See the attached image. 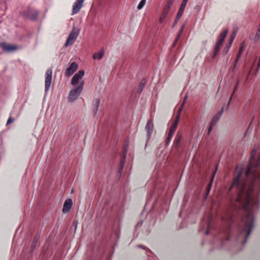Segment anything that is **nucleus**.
I'll use <instances>...</instances> for the list:
<instances>
[{
	"instance_id": "1",
	"label": "nucleus",
	"mask_w": 260,
	"mask_h": 260,
	"mask_svg": "<svg viewBox=\"0 0 260 260\" xmlns=\"http://www.w3.org/2000/svg\"><path fill=\"white\" fill-rule=\"evenodd\" d=\"M256 152L255 149L251 152L244 177L242 167L236 168L233 182L228 193L234 210L237 213L241 210L244 213L237 236V241L243 244L253 228L254 215L259 207L258 197L254 194V187L257 185L260 187V155L255 162Z\"/></svg>"
},
{
	"instance_id": "2",
	"label": "nucleus",
	"mask_w": 260,
	"mask_h": 260,
	"mask_svg": "<svg viewBox=\"0 0 260 260\" xmlns=\"http://www.w3.org/2000/svg\"><path fill=\"white\" fill-rule=\"evenodd\" d=\"M84 83V81H81L78 86H74L75 88L71 90L68 96V100L70 102H74L79 96L83 90Z\"/></svg>"
},
{
	"instance_id": "3",
	"label": "nucleus",
	"mask_w": 260,
	"mask_h": 260,
	"mask_svg": "<svg viewBox=\"0 0 260 260\" xmlns=\"http://www.w3.org/2000/svg\"><path fill=\"white\" fill-rule=\"evenodd\" d=\"M79 34V30L75 27H74L68 36V38L64 44L65 46L68 47L72 45L74 43L76 39L77 38Z\"/></svg>"
},
{
	"instance_id": "4",
	"label": "nucleus",
	"mask_w": 260,
	"mask_h": 260,
	"mask_svg": "<svg viewBox=\"0 0 260 260\" xmlns=\"http://www.w3.org/2000/svg\"><path fill=\"white\" fill-rule=\"evenodd\" d=\"M186 99V96H185L184 98V101L181 104V106H180V107L179 108V109L178 110V114H177V115L176 116L175 120L171 124V126L170 127V129H169V133L174 134L175 132V131H176V129L177 125H178L179 121L180 115L181 112L182 111V108H183V107L184 106V105L185 104V101Z\"/></svg>"
},
{
	"instance_id": "5",
	"label": "nucleus",
	"mask_w": 260,
	"mask_h": 260,
	"mask_svg": "<svg viewBox=\"0 0 260 260\" xmlns=\"http://www.w3.org/2000/svg\"><path fill=\"white\" fill-rule=\"evenodd\" d=\"M186 99V96H185L184 98V101L181 104V106H180V107L179 108V109L178 110V114H177V115L176 116L175 120L171 124V126L170 127V129H169V133L174 134L175 132V131H176V129L177 125H178L179 121L180 115L181 112L182 111V108H183V107L184 106V105L185 104V101Z\"/></svg>"
},
{
	"instance_id": "6",
	"label": "nucleus",
	"mask_w": 260,
	"mask_h": 260,
	"mask_svg": "<svg viewBox=\"0 0 260 260\" xmlns=\"http://www.w3.org/2000/svg\"><path fill=\"white\" fill-rule=\"evenodd\" d=\"M186 99V96H185L184 98V101L181 104V106H180V107L179 108V109L178 110V114H177V115L176 116L175 120L171 124V126L170 127V129H169V133L174 134L175 132V131H176V129L177 125H178L179 121L180 115L181 112L182 111V108H183V107L184 106V105L185 104V101Z\"/></svg>"
},
{
	"instance_id": "7",
	"label": "nucleus",
	"mask_w": 260,
	"mask_h": 260,
	"mask_svg": "<svg viewBox=\"0 0 260 260\" xmlns=\"http://www.w3.org/2000/svg\"><path fill=\"white\" fill-rule=\"evenodd\" d=\"M52 70L51 69H48L45 74V92H47L49 90L50 85L52 82Z\"/></svg>"
},
{
	"instance_id": "8",
	"label": "nucleus",
	"mask_w": 260,
	"mask_h": 260,
	"mask_svg": "<svg viewBox=\"0 0 260 260\" xmlns=\"http://www.w3.org/2000/svg\"><path fill=\"white\" fill-rule=\"evenodd\" d=\"M24 15L29 19L36 20L38 18L39 12L35 9L29 8L26 11L24 12Z\"/></svg>"
},
{
	"instance_id": "9",
	"label": "nucleus",
	"mask_w": 260,
	"mask_h": 260,
	"mask_svg": "<svg viewBox=\"0 0 260 260\" xmlns=\"http://www.w3.org/2000/svg\"><path fill=\"white\" fill-rule=\"evenodd\" d=\"M84 75V72L83 70H80L77 73L75 74L73 77L71 84L74 86H78L77 83L81 82L82 77Z\"/></svg>"
},
{
	"instance_id": "10",
	"label": "nucleus",
	"mask_w": 260,
	"mask_h": 260,
	"mask_svg": "<svg viewBox=\"0 0 260 260\" xmlns=\"http://www.w3.org/2000/svg\"><path fill=\"white\" fill-rule=\"evenodd\" d=\"M128 147V144L125 145L123 147L122 157L121 159L119 168V170H118V172L120 174L121 173V172L123 170L124 164L125 163V158H126V154H127Z\"/></svg>"
},
{
	"instance_id": "11",
	"label": "nucleus",
	"mask_w": 260,
	"mask_h": 260,
	"mask_svg": "<svg viewBox=\"0 0 260 260\" xmlns=\"http://www.w3.org/2000/svg\"><path fill=\"white\" fill-rule=\"evenodd\" d=\"M0 47L3 50L7 52H12L16 50L18 47L16 45H13L7 43H2L0 44Z\"/></svg>"
},
{
	"instance_id": "12",
	"label": "nucleus",
	"mask_w": 260,
	"mask_h": 260,
	"mask_svg": "<svg viewBox=\"0 0 260 260\" xmlns=\"http://www.w3.org/2000/svg\"><path fill=\"white\" fill-rule=\"evenodd\" d=\"M78 64L75 62L72 63L66 71V76H70L72 75L78 69Z\"/></svg>"
},
{
	"instance_id": "13",
	"label": "nucleus",
	"mask_w": 260,
	"mask_h": 260,
	"mask_svg": "<svg viewBox=\"0 0 260 260\" xmlns=\"http://www.w3.org/2000/svg\"><path fill=\"white\" fill-rule=\"evenodd\" d=\"M85 0H77L73 4L72 15L77 13L82 7Z\"/></svg>"
},
{
	"instance_id": "14",
	"label": "nucleus",
	"mask_w": 260,
	"mask_h": 260,
	"mask_svg": "<svg viewBox=\"0 0 260 260\" xmlns=\"http://www.w3.org/2000/svg\"><path fill=\"white\" fill-rule=\"evenodd\" d=\"M188 0H183L176 16V20H179L183 15Z\"/></svg>"
},
{
	"instance_id": "15",
	"label": "nucleus",
	"mask_w": 260,
	"mask_h": 260,
	"mask_svg": "<svg viewBox=\"0 0 260 260\" xmlns=\"http://www.w3.org/2000/svg\"><path fill=\"white\" fill-rule=\"evenodd\" d=\"M73 205L72 200L71 199H68L66 200V201L64 203L63 208H62V212L64 213H67L69 212L70 209H71V207Z\"/></svg>"
},
{
	"instance_id": "16",
	"label": "nucleus",
	"mask_w": 260,
	"mask_h": 260,
	"mask_svg": "<svg viewBox=\"0 0 260 260\" xmlns=\"http://www.w3.org/2000/svg\"><path fill=\"white\" fill-rule=\"evenodd\" d=\"M145 129L147 131L148 138H149L151 135L152 134L153 130V124L151 119L148 120L147 124L145 126Z\"/></svg>"
},
{
	"instance_id": "17",
	"label": "nucleus",
	"mask_w": 260,
	"mask_h": 260,
	"mask_svg": "<svg viewBox=\"0 0 260 260\" xmlns=\"http://www.w3.org/2000/svg\"><path fill=\"white\" fill-rule=\"evenodd\" d=\"M223 110V108L222 107L221 110L218 112L212 118L211 123V126H214L216 124L217 121L219 119L220 117L221 116Z\"/></svg>"
},
{
	"instance_id": "18",
	"label": "nucleus",
	"mask_w": 260,
	"mask_h": 260,
	"mask_svg": "<svg viewBox=\"0 0 260 260\" xmlns=\"http://www.w3.org/2000/svg\"><path fill=\"white\" fill-rule=\"evenodd\" d=\"M100 103V100L99 99H95L93 101L92 111L94 114H95L98 111Z\"/></svg>"
},
{
	"instance_id": "19",
	"label": "nucleus",
	"mask_w": 260,
	"mask_h": 260,
	"mask_svg": "<svg viewBox=\"0 0 260 260\" xmlns=\"http://www.w3.org/2000/svg\"><path fill=\"white\" fill-rule=\"evenodd\" d=\"M104 55V50L102 49L99 52H95L93 54L92 58L93 59L100 60Z\"/></svg>"
},
{
	"instance_id": "20",
	"label": "nucleus",
	"mask_w": 260,
	"mask_h": 260,
	"mask_svg": "<svg viewBox=\"0 0 260 260\" xmlns=\"http://www.w3.org/2000/svg\"><path fill=\"white\" fill-rule=\"evenodd\" d=\"M228 32V29H226L224 30L220 35L219 36V39L218 40V42H217L219 44L222 45L224 39L225 38Z\"/></svg>"
},
{
	"instance_id": "21",
	"label": "nucleus",
	"mask_w": 260,
	"mask_h": 260,
	"mask_svg": "<svg viewBox=\"0 0 260 260\" xmlns=\"http://www.w3.org/2000/svg\"><path fill=\"white\" fill-rule=\"evenodd\" d=\"M169 10H170L169 9H167V8H164L162 12V13L160 16L159 19V22L160 23H162L163 21H164V20L165 19V18H166V17L169 13Z\"/></svg>"
},
{
	"instance_id": "22",
	"label": "nucleus",
	"mask_w": 260,
	"mask_h": 260,
	"mask_svg": "<svg viewBox=\"0 0 260 260\" xmlns=\"http://www.w3.org/2000/svg\"><path fill=\"white\" fill-rule=\"evenodd\" d=\"M181 139H182L181 135L180 133H177L176 136L174 141V145L175 147H178Z\"/></svg>"
},
{
	"instance_id": "23",
	"label": "nucleus",
	"mask_w": 260,
	"mask_h": 260,
	"mask_svg": "<svg viewBox=\"0 0 260 260\" xmlns=\"http://www.w3.org/2000/svg\"><path fill=\"white\" fill-rule=\"evenodd\" d=\"M184 26H185V24H183L182 26H181V28L179 31V32H178V35H177V36L173 43V46H175V45L177 44V43L178 42V40L180 39V38L181 36V34L182 33V31H183L184 30Z\"/></svg>"
},
{
	"instance_id": "24",
	"label": "nucleus",
	"mask_w": 260,
	"mask_h": 260,
	"mask_svg": "<svg viewBox=\"0 0 260 260\" xmlns=\"http://www.w3.org/2000/svg\"><path fill=\"white\" fill-rule=\"evenodd\" d=\"M145 83H146V82H145V80L144 79H143L141 81V82H140V84L139 85L138 89V92L139 93H141L142 91V90H143V88H144V87L145 86Z\"/></svg>"
},
{
	"instance_id": "25",
	"label": "nucleus",
	"mask_w": 260,
	"mask_h": 260,
	"mask_svg": "<svg viewBox=\"0 0 260 260\" xmlns=\"http://www.w3.org/2000/svg\"><path fill=\"white\" fill-rule=\"evenodd\" d=\"M232 43V39L231 40V42H229L228 44L226 45V46L224 47V49L223 50V53L226 54L228 53V52L229 50V49L230 48L231 45Z\"/></svg>"
},
{
	"instance_id": "26",
	"label": "nucleus",
	"mask_w": 260,
	"mask_h": 260,
	"mask_svg": "<svg viewBox=\"0 0 260 260\" xmlns=\"http://www.w3.org/2000/svg\"><path fill=\"white\" fill-rule=\"evenodd\" d=\"M174 134L168 133V136L166 140V145H168L170 143Z\"/></svg>"
},
{
	"instance_id": "27",
	"label": "nucleus",
	"mask_w": 260,
	"mask_h": 260,
	"mask_svg": "<svg viewBox=\"0 0 260 260\" xmlns=\"http://www.w3.org/2000/svg\"><path fill=\"white\" fill-rule=\"evenodd\" d=\"M146 3V0H141L137 7L138 9L140 10V9H142L143 7L145 5Z\"/></svg>"
},
{
	"instance_id": "28",
	"label": "nucleus",
	"mask_w": 260,
	"mask_h": 260,
	"mask_svg": "<svg viewBox=\"0 0 260 260\" xmlns=\"http://www.w3.org/2000/svg\"><path fill=\"white\" fill-rule=\"evenodd\" d=\"M238 84H239V81H237V83H236V86H235V88H234V91H233V93H232V95H233L234 94V92L236 91V89H237V87H238ZM232 96H231V98H230V100H229L228 105H229V104H230V102H231V100H232Z\"/></svg>"
},
{
	"instance_id": "29",
	"label": "nucleus",
	"mask_w": 260,
	"mask_h": 260,
	"mask_svg": "<svg viewBox=\"0 0 260 260\" xmlns=\"http://www.w3.org/2000/svg\"><path fill=\"white\" fill-rule=\"evenodd\" d=\"M238 84H239V81H237V83H236V86H235V88H234V91H233V93H232V95H233L234 94V92L236 91V89H237V87H238ZM232 96H231V98H230V100H229L228 105H229V104H230V102H231V100H232Z\"/></svg>"
},
{
	"instance_id": "30",
	"label": "nucleus",
	"mask_w": 260,
	"mask_h": 260,
	"mask_svg": "<svg viewBox=\"0 0 260 260\" xmlns=\"http://www.w3.org/2000/svg\"><path fill=\"white\" fill-rule=\"evenodd\" d=\"M222 45L216 43L215 46L214 50L219 51Z\"/></svg>"
},
{
	"instance_id": "31",
	"label": "nucleus",
	"mask_w": 260,
	"mask_h": 260,
	"mask_svg": "<svg viewBox=\"0 0 260 260\" xmlns=\"http://www.w3.org/2000/svg\"><path fill=\"white\" fill-rule=\"evenodd\" d=\"M37 242H38V239L37 238H35L32 243L31 244V248H32V249H34L35 248V247H36Z\"/></svg>"
},
{
	"instance_id": "32",
	"label": "nucleus",
	"mask_w": 260,
	"mask_h": 260,
	"mask_svg": "<svg viewBox=\"0 0 260 260\" xmlns=\"http://www.w3.org/2000/svg\"><path fill=\"white\" fill-rule=\"evenodd\" d=\"M259 37H260V28H259L256 31V33L255 36V40H257V39H259Z\"/></svg>"
},
{
	"instance_id": "33",
	"label": "nucleus",
	"mask_w": 260,
	"mask_h": 260,
	"mask_svg": "<svg viewBox=\"0 0 260 260\" xmlns=\"http://www.w3.org/2000/svg\"><path fill=\"white\" fill-rule=\"evenodd\" d=\"M211 186H212V180L210 181V183L208 184V185L207 186V193H206L207 196L208 195V194L210 192Z\"/></svg>"
},
{
	"instance_id": "34",
	"label": "nucleus",
	"mask_w": 260,
	"mask_h": 260,
	"mask_svg": "<svg viewBox=\"0 0 260 260\" xmlns=\"http://www.w3.org/2000/svg\"><path fill=\"white\" fill-rule=\"evenodd\" d=\"M15 119L14 118L10 117L9 119H8L7 124H9L12 123L14 121Z\"/></svg>"
},
{
	"instance_id": "35",
	"label": "nucleus",
	"mask_w": 260,
	"mask_h": 260,
	"mask_svg": "<svg viewBox=\"0 0 260 260\" xmlns=\"http://www.w3.org/2000/svg\"><path fill=\"white\" fill-rule=\"evenodd\" d=\"M172 4V3H170V2L167 1V4L165 6V8H167V9L170 10Z\"/></svg>"
},
{
	"instance_id": "36",
	"label": "nucleus",
	"mask_w": 260,
	"mask_h": 260,
	"mask_svg": "<svg viewBox=\"0 0 260 260\" xmlns=\"http://www.w3.org/2000/svg\"><path fill=\"white\" fill-rule=\"evenodd\" d=\"M219 51H215L214 50V52L213 53V55H212V58L213 59L215 58L216 57V56H217V54L218 53Z\"/></svg>"
},
{
	"instance_id": "37",
	"label": "nucleus",
	"mask_w": 260,
	"mask_h": 260,
	"mask_svg": "<svg viewBox=\"0 0 260 260\" xmlns=\"http://www.w3.org/2000/svg\"><path fill=\"white\" fill-rule=\"evenodd\" d=\"M236 31H234L231 36V40L232 39V42L233 41V40L234 39L235 36H236Z\"/></svg>"
},
{
	"instance_id": "38",
	"label": "nucleus",
	"mask_w": 260,
	"mask_h": 260,
	"mask_svg": "<svg viewBox=\"0 0 260 260\" xmlns=\"http://www.w3.org/2000/svg\"><path fill=\"white\" fill-rule=\"evenodd\" d=\"M210 223H208V228H207V230L206 231V235H208V234H209V229H210Z\"/></svg>"
},
{
	"instance_id": "39",
	"label": "nucleus",
	"mask_w": 260,
	"mask_h": 260,
	"mask_svg": "<svg viewBox=\"0 0 260 260\" xmlns=\"http://www.w3.org/2000/svg\"><path fill=\"white\" fill-rule=\"evenodd\" d=\"M213 126H211V124H210V127L208 129V134H209V133H210L211 131V129H212V127Z\"/></svg>"
},
{
	"instance_id": "40",
	"label": "nucleus",
	"mask_w": 260,
	"mask_h": 260,
	"mask_svg": "<svg viewBox=\"0 0 260 260\" xmlns=\"http://www.w3.org/2000/svg\"><path fill=\"white\" fill-rule=\"evenodd\" d=\"M240 57L239 56H237L236 57V60H235V64L237 63V62L238 61Z\"/></svg>"
},
{
	"instance_id": "41",
	"label": "nucleus",
	"mask_w": 260,
	"mask_h": 260,
	"mask_svg": "<svg viewBox=\"0 0 260 260\" xmlns=\"http://www.w3.org/2000/svg\"><path fill=\"white\" fill-rule=\"evenodd\" d=\"M240 57L239 56H237L236 57V60H235V64L237 63V62L238 61Z\"/></svg>"
},
{
	"instance_id": "42",
	"label": "nucleus",
	"mask_w": 260,
	"mask_h": 260,
	"mask_svg": "<svg viewBox=\"0 0 260 260\" xmlns=\"http://www.w3.org/2000/svg\"><path fill=\"white\" fill-rule=\"evenodd\" d=\"M240 57L239 56H237L236 57V60H235V64L237 63V62L238 61Z\"/></svg>"
},
{
	"instance_id": "43",
	"label": "nucleus",
	"mask_w": 260,
	"mask_h": 260,
	"mask_svg": "<svg viewBox=\"0 0 260 260\" xmlns=\"http://www.w3.org/2000/svg\"><path fill=\"white\" fill-rule=\"evenodd\" d=\"M242 51V47H241L238 52H240V54H241Z\"/></svg>"
},
{
	"instance_id": "44",
	"label": "nucleus",
	"mask_w": 260,
	"mask_h": 260,
	"mask_svg": "<svg viewBox=\"0 0 260 260\" xmlns=\"http://www.w3.org/2000/svg\"><path fill=\"white\" fill-rule=\"evenodd\" d=\"M175 0H168V2H170V3H173Z\"/></svg>"
},
{
	"instance_id": "45",
	"label": "nucleus",
	"mask_w": 260,
	"mask_h": 260,
	"mask_svg": "<svg viewBox=\"0 0 260 260\" xmlns=\"http://www.w3.org/2000/svg\"><path fill=\"white\" fill-rule=\"evenodd\" d=\"M241 54H240V52H238V54H237V56L240 57Z\"/></svg>"
},
{
	"instance_id": "46",
	"label": "nucleus",
	"mask_w": 260,
	"mask_h": 260,
	"mask_svg": "<svg viewBox=\"0 0 260 260\" xmlns=\"http://www.w3.org/2000/svg\"><path fill=\"white\" fill-rule=\"evenodd\" d=\"M138 247H142L143 248L145 249V247L142 245H139Z\"/></svg>"
},
{
	"instance_id": "47",
	"label": "nucleus",
	"mask_w": 260,
	"mask_h": 260,
	"mask_svg": "<svg viewBox=\"0 0 260 260\" xmlns=\"http://www.w3.org/2000/svg\"><path fill=\"white\" fill-rule=\"evenodd\" d=\"M231 42V38H230V40H229V42Z\"/></svg>"
}]
</instances>
